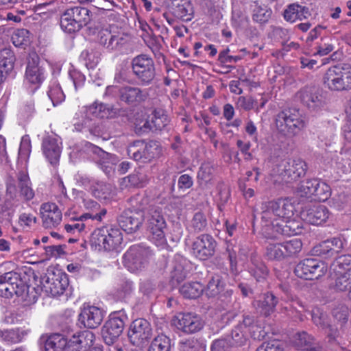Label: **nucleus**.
I'll return each mask as SVG.
<instances>
[{"label":"nucleus","mask_w":351,"mask_h":351,"mask_svg":"<svg viewBox=\"0 0 351 351\" xmlns=\"http://www.w3.org/2000/svg\"><path fill=\"white\" fill-rule=\"evenodd\" d=\"M275 123L279 132L293 137L306 128L308 120L298 108H287L278 113Z\"/></svg>","instance_id":"1"},{"label":"nucleus","mask_w":351,"mask_h":351,"mask_svg":"<svg viewBox=\"0 0 351 351\" xmlns=\"http://www.w3.org/2000/svg\"><path fill=\"white\" fill-rule=\"evenodd\" d=\"M322 82L325 88L332 92L351 90V66L345 64L330 66L324 73Z\"/></svg>","instance_id":"2"},{"label":"nucleus","mask_w":351,"mask_h":351,"mask_svg":"<svg viewBox=\"0 0 351 351\" xmlns=\"http://www.w3.org/2000/svg\"><path fill=\"white\" fill-rule=\"evenodd\" d=\"M6 196L10 199L19 201L21 197L25 202L33 199L35 192L32 186V182L27 172L19 171L16 180L13 178L8 180L6 183Z\"/></svg>","instance_id":"3"},{"label":"nucleus","mask_w":351,"mask_h":351,"mask_svg":"<svg viewBox=\"0 0 351 351\" xmlns=\"http://www.w3.org/2000/svg\"><path fill=\"white\" fill-rule=\"evenodd\" d=\"M307 171V165L301 158H287L282 160L274 169L282 182L292 184L303 178Z\"/></svg>","instance_id":"4"},{"label":"nucleus","mask_w":351,"mask_h":351,"mask_svg":"<svg viewBox=\"0 0 351 351\" xmlns=\"http://www.w3.org/2000/svg\"><path fill=\"white\" fill-rule=\"evenodd\" d=\"M91 20L90 12L84 7L75 6L66 10L61 15L60 26L66 32H78Z\"/></svg>","instance_id":"5"},{"label":"nucleus","mask_w":351,"mask_h":351,"mask_svg":"<svg viewBox=\"0 0 351 351\" xmlns=\"http://www.w3.org/2000/svg\"><path fill=\"white\" fill-rule=\"evenodd\" d=\"M123 237L117 228L102 227L97 228L91 234L90 243L99 250H115L122 242Z\"/></svg>","instance_id":"6"},{"label":"nucleus","mask_w":351,"mask_h":351,"mask_svg":"<svg viewBox=\"0 0 351 351\" xmlns=\"http://www.w3.org/2000/svg\"><path fill=\"white\" fill-rule=\"evenodd\" d=\"M152 256L151 250L141 245L131 246L123 254V263L132 272L145 269Z\"/></svg>","instance_id":"7"},{"label":"nucleus","mask_w":351,"mask_h":351,"mask_svg":"<svg viewBox=\"0 0 351 351\" xmlns=\"http://www.w3.org/2000/svg\"><path fill=\"white\" fill-rule=\"evenodd\" d=\"M133 74L143 86L151 84L156 77V69L153 59L146 54L134 57L131 62Z\"/></svg>","instance_id":"8"},{"label":"nucleus","mask_w":351,"mask_h":351,"mask_svg":"<svg viewBox=\"0 0 351 351\" xmlns=\"http://www.w3.org/2000/svg\"><path fill=\"white\" fill-rule=\"evenodd\" d=\"M147 228L152 234V239L157 245H161L165 243V229L167 223L162 213V208L159 206H151L147 210L145 216Z\"/></svg>","instance_id":"9"},{"label":"nucleus","mask_w":351,"mask_h":351,"mask_svg":"<svg viewBox=\"0 0 351 351\" xmlns=\"http://www.w3.org/2000/svg\"><path fill=\"white\" fill-rule=\"evenodd\" d=\"M160 151L156 141H151L145 143L143 141H136L128 147V154L136 161L147 162L158 157Z\"/></svg>","instance_id":"10"},{"label":"nucleus","mask_w":351,"mask_h":351,"mask_svg":"<svg viewBox=\"0 0 351 351\" xmlns=\"http://www.w3.org/2000/svg\"><path fill=\"white\" fill-rule=\"evenodd\" d=\"M327 271L326 265L316 258H306L300 262L295 267V275L306 280L317 279Z\"/></svg>","instance_id":"11"},{"label":"nucleus","mask_w":351,"mask_h":351,"mask_svg":"<svg viewBox=\"0 0 351 351\" xmlns=\"http://www.w3.org/2000/svg\"><path fill=\"white\" fill-rule=\"evenodd\" d=\"M261 232L267 239H276V230L279 218L277 217L271 201L265 202L261 206Z\"/></svg>","instance_id":"12"},{"label":"nucleus","mask_w":351,"mask_h":351,"mask_svg":"<svg viewBox=\"0 0 351 351\" xmlns=\"http://www.w3.org/2000/svg\"><path fill=\"white\" fill-rule=\"evenodd\" d=\"M24 287V281L20 274L9 271L0 276V295L5 298H11L18 295L19 291Z\"/></svg>","instance_id":"13"},{"label":"nucleus","mask_w":351,"mask_h":351,"mask_svg":"<svg viewBox=\"0 0 351 351\" xmlns=\"http://www.w3.org/2000/svg\"><path fill=\"white\" fill-rule=\"evenodd\" d=\"M341 263V260L339 259L337 262H333L330 266V275L334 279L331 287L337 291H349L351 293V267L347 269L345 267H338Z\"/></svg>","instance_id":"14"},{"label":"nucleus","mask_w":351,"mask_h":351,"mask_svg":"<svg viewBox=\"0 0 351 351\" xmlns=\"http://www.w3.org/2000/svg\"><path fill=\"white\" fill-rule=\"evenodd\" d=\"M216 247L217 242L211 235L202 234L193 242L191 252L196 258L207 260L215 254Z\"/></svg>","instance_id":"15"},{"label":"nucleus","mask_w":351,"mask_h":351,"mask_svg":"<svg viewBox=\"0 0 351 351\" xmlns=\"http://www.w3.org/2000/svg\"><path fill=\"white\" fill-rule=\"evenodd\" d=\"M150 324L145 319H137L132 322L128 332L131 343L136 346H142L152 337Z\"/></svg>","instance_id":"16"},{"label":"nucleus","mask_w":351,"mask_h":351,"mask_svg":"<svg viewBox=\"0 0 351 351\" xmlns=\"http://www.w3.org/2000/svg\"><path fill=\"white\" fill-rule=\"evenodd\" d=\"M176 328L186 334L199 331L204 326L201 317L192 313H179L173 319Z\"/></svg>","instance_id":"17"},{"label":"nucleus","mask_w":351,"mask_h":351,"mask_svg":"<svg viewBox=\"0 0 351 351\" xmlns=\"http://www.w3.org/2000/svg\"><path fill=\"white\" fill-rule=\"evenodd\" d=\"M124 322L116 314L111 315L105 323L101 330L102 337L108 345L114 343L122 334L124 328Z\"/></svg>","instance_id":"18"},{"label":"nucleus","mask_w":351,"mask_h":351,"mask_svg":"<svg viewBox=\"0 0 351 351\" xmlns=\"http://www.w3.org/2000/svg\"><path fill=\"white\" fill-rule=\"evenodd\" d=\"M42 282L43 289L52 297L62 295L68 285V280L64 274L52 272L44 277Z\"/></svg>","instance_id":"19"},{"label":"nucleus","mask_w":351,"mask_h":351,"mask_svg":"<svg viewBox=\"0 0 351 351\" xmlns=\"http://www.w3.org/2000/svg\"><path fill=\"white\" fill-rule=\"evenodd\" d=\"M97 40L100 45L108 51L120 50L128 40L122 33H112L108 29L100 30L97 34Z\"/></svg>","instance_id":"20"},{"label":"nucleus","mask_w":351,"mask_h":351,"mask_svg":"<svg viewBox=\"0 0 351 351\" xmlns=\"http://www.w3.org/2000/svg\"><path fill=\"white\" fill-rule=\"evenodd\" d=\"M145 218L141 212L126 209L118 217L117 221L119 227L125 232L132 234L143 225Z\"/></svg>","instance_id":"21"},{"label":"nucleus","mask_w":351,"mask_h":351,"mask_svg":"<svg viewBox=\"0 0 351 351\" xmlns=\"http://www.w3.org/2000/svg\"><path fill=\"white\" fill-rule=\"evenodd\" d=\"M295 97L311 110H316L324 104L323 97L315 86H305L296 93Z\"/></svg>","instance_id":"22"},{"label":"nucleus","mask_w":351,"mask_h":351,"mask_svg":"<svg viewBox=\"0 0 351 351\" xmlns=\"http://www.w3.org/2000/svg\"><path fill=\"white\" fill-rule=\"evenodd\" d=\"M94 340L95 335L90 331L74 335L69 339L66 338L64 351H86L93 346Z\"/></svg>","instance_id":"23"},{"label":"nucleus","mask_w":351,"mask_h":351,"mask_svg":"<svg viewBox=\"0 0 351 351\" xmlns=\"http://www.w3.org/2000/svg\"><path fill=\"white\" fill-rule=\"evenodd\" d=\"M148 92L136 86H124L119 89V99L125 104L136 106L148 97Z\"/></svg>","instance_id":"24"},{"label":"nucleus","mask_w":351,"mask_h":351,"mask_svg":"<svg viewBox=\"0 0 351 351\" xmlns=\"http://www.w3.org/2000/svg\"><path fill=\"white\" fill-rule=\"evenodd\" d=\"M346 240L340 237H333L322 241L314 247V252L319 256L332 257L341 252Z\"/></svg>","instance_id":"25"},{"label":"nucleus","mask_w":351,"mask_h":351,"mask_svg":"<svg viewBox=\"0 0 351 351\" xmlns=\"http://www.w3.org/2000/svg\"><path fill=\"white\" fill-rule=\"evenodd\" d=\"M40 215L43 225L46 228L56 227L62 220V213L54 203L43 204L40 207Z\"/></svg>","instance_id":"26"},{"label":"nucleus","mask_w":351,"mask_h":351,"mask_svg":"<svg viewBox=\"0 0 351 351\" xmlns=\"http://www.w3.org/2000/svg\"><path fill=\"white\" fill-rule=\"evenodd\" d=\"M104 319V312L96 306L84 308L80 315V321L88 328H97Z\"/></svg>","instance_id":"27"},{"label":"nucleus","mask_w":351,"mask_h":351,"mask_svg":"<svg viewBox=\"0 0 351 351\" xmlns=\"http://www.w3.org/2000/svg\"><path fill=\"white\" fill-rule=\"evenodd\" d=\"M302 216L309 223L321 225L329 218L330 213L324 205L313 206L302 213Z\"/></svg>","instance_id":"28"},{"label":"nucleus","mask_w":351,"mask_h":351,"mask_svg":"<svg viewBox=\"0 0 351 351\" xmlns=\"http://www.w3.org/2000/svg\"><path fill=\"white\" fill-rule=\"evenodd\" d=\"M42 148L43 154L50 164L56 165L60 157L61 148L56 138L47 136L43 139Z\"/></svg>","instance_id":"29"},{"label":"nucleus","mask_w":351,"mask_h":351,"mask_svg":"<svg viewBox=\"0 0 351 351\" xmlns=\"http://www.w3.org/2000/svg\"><path fill=\"white\" fill-rule=\"evenodd\" d=\"M293 343L298 349L306 351H324L322 346L311 335L306 332L296 333L293 337Z\"/></svg>","instance_id":"30"},{"label":"nucleus","mask_w":351,"mask_h":351,"mask_svg":"<svg viewBox=\"0 0 351 351\" xmlns=\"http://www.w3.org/2000/svg\"><path fill=\"white\" fill-rule=\"evenodd\" d=\"M311 16L308 8L298 3H291L285 9L283 16L285 21L294 23L296 21H302Z\"/></svg>","instance_id":"31"},{"label":"nucleus","mask_w":351,"mask_h":351,"mask_svg":"<svg viewBox=\"0 0 351 351\" xmlns=\"http://www.w3.org/2000/svg\"><path fill=\"white\" fill-rule=\"evenodd\" d=\"M83 204L88 212L80 216L81 221L90 219L101 221L103 217L106 215V209L101 208L99 204L91 199H84Z\"/></svg>","instance_id":"32"},{"label":"nucleus","mask_w":351,"mask_h":351,"mask_svg":"<svg viewBox=\"0 0 351 351\" xmlns=\"http://www.w3.org/2000/svg\"><path fill=\"white\" fill-rule=\"evenodd\" d=\"M38 57L34 55L29 60L26 69V79L32 84L38 87L44 79L43 70L39 66Z\"/></svg>","instance_id":"33"},{"label":"nucleus","mask_w":351,"mask_h":351,"mask_svg":"<svg viewBox=\"0 0 351 351\" xmlns=\"http://www.w3.org/2000/svg\"><path fill=\"white\" fill-rule=\"evenodd\" d=\"M279 222L285 223V221L291 219L294 215L295 206L288 199H278L271 201Z\"/></svg>","instance_id":"34"},{"label":"nucleus","mask_w":351,"mask_h":351,"mask_svg":"<svg viewBox=\"0 0 351 351\" xmlns=\"http://www.w3.org/2000/svg\"><path fill=\"white\" fill-rule=\"evenodd\" d=\"M278 223H276V226L278 227L275 230L276 238L278 235L291 236L302 233V227L301 226V221L295 220L293 217L285 220V223H281L279 221H278Z\"/></svg>","instance_id":"35"},{"label":"nucleus","mask_w":351,"mask_h":351,"mask_svg":"<svg viewBox=\"0 0 351 351\" xmlns=\"http://www.w3.org/2000/svg\"><path fill=\"white\" fill-rule=\"evenodd\" d=\"M277 304L278 299L276 296L272 293L267 292L256 301L255 305L260 313L267 317L274 312Z\"/></svg>","instance_id":"36"},{"label":"nucleus","mask_w":351,"mask_h":351,"mask_svg":"<svg viewBox=\"0 0 351 351\" xmlns=\"http://www.w3.org/2000/svg\"><path fill=\"white\" fill-rule=\"evenodd\" d=\"M186 260L182 257H176L173 261V269L171 271V278L173 282L180 283L183 281L188 275L186 268Z\"/></svg>","instance_id":"37"},{"label":"nucleus","mask_w":351,"mask_h":351,"mask_svg":"<svg viewBox=\"0 0 351 351\" xmlns=\"http://www.w3.org/2000/svg\"><path fill=\"white\" fill-rule=\"evenodd\" d=\"M25 332L19 328L0 329V339L6 344H16L22 341Z\"/></svg>","instance_id":"38"},{"label":"nucleus","mask_w":351,"mask_h":351,"mask_svg":"<svg viewBox=\"0 0 351 351\" xmlns=\"http://www.w3.org/2000/svg\"><path fill=\"white\" fill-rule=\"evenodd\" d=\"M130 202L132 207L129 209L136 212H141L144 218L147 213V210H149L151 206H156V205L150 204L149 198L145 195H137L132 197L130 199Z\"/></svg>","instance_id":"39"},{"label":"nucleus","mask_w":351,"mask_h":351,"mask_svg":"<svg viewBox=\"0 0 351 351\" xmlns=\"http://www.w3.org/2000/svg\"><path fill=\"white\" fill-rule=\"evenodd\" d=\"M204 291V287L198 282L184 283L180 288V293L186 298L195 299L200 296Z\"/></svg>","instance_id":"40"},{"label":"nucleus","mask_w":351,"mask_h":351,"mask_svg":"<svg viewBox=\"0 0 351 351\" xmlns=\"http://www.w3.org/2000/svg\"><path fill=\"white\" fill-rule=\"evenodd\" d=\"M249 271L258 282L265 280L269 273L265 265L256 257L251 258Z\"/></svg>","instance_id":"41"},{"label":"nucleus","mask_w":351,"mask_h":351,"mask_svg":"<svg viewBox=\"0 0 351 351\" xmlns=\"http://www.w3.org/2000/svg\"><path fill=\"white\" fill-rule=\"evenodd\" d=\"M214 167L210 162L202 163L197 173L199 184L202 186H206L210 183L214 177Z\"/></svg>","instance_id":"42"},{"label":"nucleus","mask_w":351,"mask_h":351,"mask_svg":"<svg viewBox=\"0 0 351 351\" xmlns=\"http://www.w3.org/2000/svg\"><path fill=\"white\" fill-rule=\"evenodd\" d=\"M15 56L10 49L4 48L0 51V69L5 74L12 71Z\"/></svg>","instance_id":"43"},{"label":"nucleus","mask_w":351,"mask_h":351,"mask_svg":"<svg viewBox=\"0 0 351 351\" xmlns=\"http://www.w3.org/2000/svg\"><path fill=\"white\" fill-rule=\"evenodd\" d=\"M66 338L64 335L56 333L50 335L45 343V351H64Z\"/></svg>","instance_id":"44"},{"label":"nucleus","mask_w":351,"mask_h":351,"mask_svg":"<svg viewBox=\"0 0 351 351\" xmlns=\"http://www.w3.org/2000/svg\"><path fill=\"white\" fill-rule=\"evenodd\" d=\"M252 7V18L254 21L264 23L268 21L271 15V10L265 5H259L257 1H254Z\"/></svg>","instance_id":"45"},{"label":"nucleus","mask_w":351,"mask_h":351,"mask_svg":"<svg viewBox=\"0 0 351 351\" xmlns=\"http://www.w3.org/2000/svg\"><path fill=\"white\" fill-rule=\"evenodd\" d=\"M149 180L146 173L142 169L136 170L133 173L123 178L124 182H128L130 186L136 187L144 186Z\"/></svg>","instance_id":"46"},{"label":"nucleus","mask_w":351,"mask_h":351,"mask_svg":"<svg viewBox=\"0 0 351 351\" xmlns=\"http://www.w3.org/2000/svg\"><path fill=\"white\" fill-rule=\"evenodd\" d=\"M173 14L184 21H189L193 16V8L190 2L184 1L173 8Z\"/></svg>","instance_id":"47"},{"label":"nucleus","mask_w":351,"mask_h":351,"mask_svg":"<svg viewBox=\"0 0 351 351\" xmlns=\"http://www.w3.org/2000/svg\"><path fill=\"white\" fill-rule=\"evenodd\" d=\"M171 339L165 335L156 336L151 342L148 351H170Z\"/></svg>","instance_id":"48"},{"label":"nucleus","mask_w":351,"mask_h":351,"mask_svg":"<svg viewBox=\"0 0 351 351\" xmlns=\"http://www.w3.org/2000/svg\"><path fill=\"white\" fill-rule=\"evenodd\" d=\"M224 285L225 284L221 278L218 275H215L208 281L205 289L206 294L208 297L217 296L223 290Z\"/></svg>","instance_id":"49"},{"label":"nucleus","mask_w":351,"mask_h":351,"mask_svg":"<svg viewBox=\"0 0 351 351\" xmlns=\"http://www.w3.org/2000/svg\"><path fill=\"white\" fill-rule=\"evenodd\" d=\"M332 317L337 324L339 326L340 330H343L349 318L348 308L343 304L338 305L332 310Z\"/></svg>","instance_id":"50"},{"label":"nucleus","mask_w":351,"mask_h":351,"mask_svg":"<svg viewBox=\"0 0 351 351\" xmlns=\"http://www.w3.org/2000/svg\"><path fill=\"white\" fill-rule=\"evenodd\" d=\"M208 226V221L205 215L202 212L194 214L190 222V228L194 232L205 231Z\"/></svg>","instance_id":"51"},{"label":"nucleus","mask_w":351,"mask_h":351,"mask_svg":"<svg viewBox=\"0 0 351 351\" xmlns=\"http://www.w3.org/2000/svg\"><path fill=\"white\" fill-rule=\"evenodd\" d=\"M285 258L297 255L302 250V243L300 239H294L282 243Z\"/></svg>","instance_id":"52"},{"label":"nucleus","mask_w":351,"mask_h":351,"mask_svg":"<svg viewBox=\"0 0 351 351\" xmlns=\"http://www.w3.org/2000/svg\"><path fill=\"white\" fill-rule=\"evenodd\" d=\"M331 190L330 186L317 180L313 199L319 202H324L329 198Z\"/></svg>","instance_id":"53"},{"label":"nucleus","mask_w":351,"mask_h":351,"mask_svg":"<svg viewBox=\"0 0 351 351\" xmlns=\"http://www.w3.org/2000/svg\"><path fill=\"white\" fill-rule=\"evenodd\" d=\"M90 190L93 195L99 199H106L112 192L111 186L102 182H95Z\"/></svg>","instance_id":"54"},{"label":"nucleus","mask_w":351,"mask_h":351,"mask_svg":"<svg viewBox=\"0 0 351 351\" xmlns=\"http://www.w3.org/2000/svg\"><path fill=\"white\" fill-rule=\"evenodd\" d=\"M282 243H269L266 247V256L270 260H282L285 258Z\"/></svg>","instance_id":"55"},{"label":"nucleus","mask_w":351,"mask_h":351,"mask_svg":"<svg viewBox=\"0 0 351 351\" xmlns=\"http://www.w3.org/2000/svg\"><path fill=\"white\" fill-rule=\"evenodd\" d=\"M88 114H91L95 117L104 119L108 117L110 114V109L106 104L95 102L87 108Z\"/></svg>","instance_id":"56"},{"label":"nucleus","mask_w":351,"mask_h":351,"mask_svg":"<svg viewBox=\"0 0 351 351\" xmlns=\"http://www.w3.org/2000/svg\"><path fill=\"white\" fill-rule=\"evenodd\" d=\"M317 179L303 181L298 188V193L302 197H313Z\"/></svg>","instance_id":"57"},{"label":"nucleus","mask_w":351,"mask_h":351,"mask_svg":"<svg viewBox=\"0 0 351 351\" xmlns=\"http://www.w3.org/2000/svg\"><path fill=\"white\" fill-rule=\"evenodd\" d=\"M17 297H21L27 304H33L37 301L38 295L34 287H30L24 282V287L19 291Z\"/></svg>","instance_id":"58"},{"label":"nucleus","mask_w":351,"mask_h":351,"mask_svg":"<svg viewBox=\"0 0 351 351\" xmlns=\"http://www.w3.org/2000/svg\"><path fill=\"white\" fill-rule=\"evenodd\" d=\"M89 147L91 149V151L93 154H96L99 158V163L102 166L101 168L104 169V171L110 172V170L112 169L108 165V160L111 158L112 156L108 152L104 151L100 147L95 146L91 143H89Z\"/></svg>","instance_id":"59"},{"label":"nucleus","mask_w":351,"mask_h":351,"mask_svg":"<svg viewBox=\"0 0 351 351\" xmlns=\"http://www.w3.org/2000/svg\"><path fill=\"white\" fill-rule=\"evenodd\" d=\"M245 333L246 331L243 330L242 325L238 324L231 332L230 344L236 346L244 344L247 339Z\"/></svg>","instance_id":"60"},{"label":"nucleus","mask_w":351,"mask_h":351,"mask_svg":"<svg viewBox=\"0 0 351 351\" xmlns=\"http://www.w3.org/2000/svg\"><path fill=\"white\" fill-rule=\"evenodd\" d=\"M13 199H10L5 195V200L0 205V217L2 220L10 222L14 215Z\"/></svg>","instance_id":"61"},{"label":"nucleus","mask_w":351,"mask_h":351,"mask_svg":"<svg viewBox=\"0 0 351 351\" xmlns=\"http://www.w3.org/2000/svg\"><path fill=\"white\" fill-rule=\"evenodd\" d=\"M29 31L25 29H18L12 35V40L16 47L26 45L29 40Z\"/></svg>","instance_id":"62"},{"label":"nucleus","mask_w":351,"mask_h":351,"mask_svg":"<svg viewBox=\"0 0 351 351\" xmlns=\"http://www.w3.org/2000/svg\"><path fill=\"white\" fill-rule=\"evenodd\" d=\"M48 96L54 106L61 103L65 98L64 93L58 85L50 88Z\"/></svg>","instance_id":"63"},{"label":"nucleus","mask_w":351,"mask_h":351,"mask_svg":"<svg viewBox=\"0 0 351 351\" xmlns=\"http://www.w3.org/2000/svg\"><path fill=\"white\" fill-rule=\"evenodd\" d=\"M168 118L163 112L155 110L154 112V117L152 119V123L156 130H161L168 124Z\"/></svg>","instance_id":"64"}]
</instances>
